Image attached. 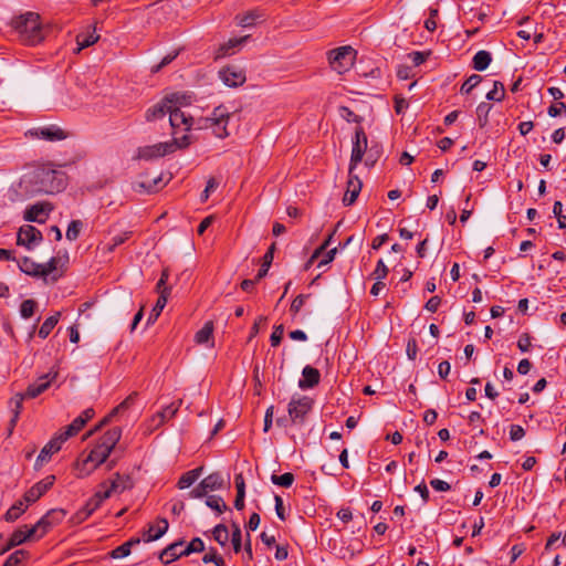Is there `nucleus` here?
I'll return each instance as SVG.
<instances>
[{"label": "nucleus", "instance_id": "21", "mask_svg": "<svg viewBox=\"0 0 566 566\" xmlns=\"http://www.w3.org/2000/svg\"><path fill=\"white\" fill-rule=\"evenodd\" d=\"M321 381V373L318 369L306 365L302 370V378L298 380L301 389H311L317 386Z\"/></svg>", "mask_w": 566, "mask_h": 566}, {"label": "nucleus", "instance_id": "5", "mask_svg": "<svg viewBox=\"0 0 566 566\" xmlns=\"http://www.w3.org/2000/svg\"><path fill=\"white\" fill-rule=\"evenodd\" d=\"M229 118L230 113L227 111V108L223 106H218L213 109L211 116L200 118L198 120V128H210L216 137L226 138L229 135L227 130Z\"/></svg>", "mask_w": 566, "mask_h": 566}, {"label": "nucleus", "instance_id": "3", "mask_svg": "<svg viewBox=\"0 0 566 566\" xmlns=\"http://www.w3.org/2000/svg\"><path fill=\"white\" fill-rule=\"evenodd\" d=\"M56 371L44 374L40 376L34 382L30 384L24 394H17L10 399L9 408L12 412V418L10 420V432L19 419L23 400L25 398L33 399L43 394L50 387L51 382L56 378Z\"/></svg>", "mask_w": 566, "mask_h": 566}, {"label": "nucleus", "instance_id": "6", "mask_svg": "<svg viewBox=\"0 0 566 566\" xmlns=\"http://www.w3.org/2000/svg\"><path fill=\"white\" fill-rule=\"evenodd\" d=\"M314 400L308 396H293L287 405V412L293 424H303L312 411Z\"/></svg>", "mask_w": 566, "mask_h": 566}, {"label": "nucleus", "instance_id": "49", "mask_svg": "<svg viewBox=\"0 0 566 566\" xmlns=\"http://www.w3.org/2000/svg\"><path fill=\"white\" fill-rule=\"evenodd\" d=\"M388 272L389 270L386 266L384 260L379 259L370 276L376 281H382L388 275Z\"/></svg>", "mask_w": 566, "mask_h": 566}, {"label": "nucleus", "instance_id": "4", "mask_svg": "<svg viewBox=\"0 0 566 566\" xmlns=\"http://www.w3.org/2000/svg\"><path fill=\"white\" fill-rule=\"evenodd\" d=\"M109 454V449L96 443L85 459L75 463L76 476L80 479L88 476L96 468L107 460Z\"/></svg>", "mask_w": 566, "mask_h": 566}, {"label": "nucleus", "instance_id": "42", "mask_svg": "<svg viewBox=\"0 0 566 566\" xmlns=\"http://www.w3.org/2000/svg\"><path fill=\"white\" fill-rule=\"evenodd\" d=\"M38 307V303L34 300H24L20 305V314L22 318H30L33 316Z\"/></svg>", "mask_w": 566, "mask_h": 566}, {"label": "nucleus", "instance_id": "15", "mask_svg": "<svg viewBox=\"0 0 566 566\" xmlns=\"http://www.w3.org/2000/svg\"><path fill=\"white\" fill-rule=\"evenodd\" d=\"M182 400H178L176 402H171L170 405L163 408L156 415H154L148 422V428L150 431L158 429L161 427L167 420L174 418L179 410Z\"/></svg>", "mask_w": 566, "mask_h": 566}, {"label": "nucleus", "instance_id": "23", "mask_svg": "<svg viewBox=\"0 0 566 566\" xmlns=\"http://www.w3.org/2000/svg\"><path fill=\"white\" fill-rule=\"evenodd\" d=\"M62 444L63 442L57 436L53 437L40 451L36 458V464L41 465L48 462L54 453L60 451Z\"/></svg>", "mask_w": 566, "mask_h": 566}, {"label": "nucleus", "instance_id": "1", "mask_svg": "<svg viewBox=\"0 0 566 566\" xmlns=\"http://www.w3.org/2000/svg\"><path fill=\"white\" fill-rule=\"evenodd\" d=\"M66 186V174L53 164L48 163L25 172L17 186V192L21 198L28 199L39 195L59 193Z\"/></svg>", "mask_w": 566, "mask_h": 566}, {"label": "nucleus", "instance_id": "45", "mask_svg": "<svg viewBox=\"0 0 566 566\" xmlns=\"http://www.w3.org/2000/svg\"><path fill=\"white\" fill-rule=\"evenodd\" d=\"M98 40V35L94 33H82L76 36V43L78 45V50L88 48L93 45Z\"/></svg>", "mask_w": 566, "mask_h": 566}, {"label": "nucleus", "instance_id": "46", "mask_svg": "<svg viewBox=\"0 0 566 566\" xmlns=\"http://www.w3.org/2000/svg\"><path fill=\"white\" fill-rule=\"evenodd\" d=\"M492 108V105L488 103H480L476 107V114L480 122V126L484 127L488 124L489 120V114Z\"/></svg>", "mask_w": 566, "mask_h": 566}, {"label": "nucleus", "instance_id": "39", "mask_svg": "<svg viewBox=\"0 0 566 566\" xmlns=\"http://www.w3.org/2000/svg\"><path fill=\"white\" fill-rule=\"evenodd\" d=\"M505 96V88L502 82L494 81L493 88L488 92L486 98L489 101L501 102Z\"/></svg>", "mask_w": 566, "mask_h": 566}, {"label": "nucleus", "instance_id": "32", "mask_svg": "<svg viewBox=\"0 0 566 566\" xmlns=\"http://www.w3.org/2000/svg\"><path fill=\"white\" fill-rule=\"evenodd\" d=\"M202 486L207 489L208 492L210 491H217L223 488V478L221 473L213 472L206 476L203 480H201Z\"/></svg>", "mask_w": 566, "mask_h": 566}, {"label": "nucleus", "instance_id": "35", "mask_svg": "<svg viewBox=\"0 0 566 566\" xmlns=\"http://www.w3.org/2000/svg\"><path fill=\"white\" fill-rule=\"evenodd\" d=\"M60 316H61V313L60 312H56L55 314L49 316L44 322L43 324L40 326V329H39V336L44 339L46 338L50 333L52 332V329L56 326V324L59 323V319H60Z\"/></svg>", "mask_w": 566, "mask_h": 566}, {"label": "nucleus", "instance_id": "25", "mask_svg": "<svg viewBox=\"0 0 566 566\" xmlns=\"http://www.w3.org/2000/svg\"><path fill=\"white\" fill-rule=\"evenodd\" d=\"M172 105L166 101V97L158 104L149 107L145 113V118L147 122H154L156 119H161L169 112Z\"/></svg>", "mask_w": 566, "mask_h": 566}, {"label": "nucleus", "instance_id": "55", "mask_svg": "<svg viewBox=\"0 0 566 566\" xmlns=\"http://www.w3.org/2000/svg\"><path fill=\"white\" fill-rule=\"evenodd\" d=\"M340 116L347 120L348 123H360L361 117L355 114L349 107L342 106L339 107Z\"/></svg>", "mask_w": 566, "mask_h": 566}, {"label": "nucleus", "instance_id": "58", "mask_svg": "<svg viewBox=\"0 0 566 566\" xmlns=\"http://www.w3.org/2000/svg\"><path fill=\"white\" fill-rule=\"evenodd\" d=\"M169 273L168 270H164L161 272L160 279L158 280L156 284V291L161 295L164 291H166V295L168 296L170 294V289L166 286V283L168 281Z\"/></svg>", "mask_w": 566, "mask_h": 566}, {"label": "nucleus", "instance_id": "50", "mask_svg": "<svg viewBox=\"0 0 566 566\" xmlns=\"http://www.w3.org/2000/svg\"><path fill=\"white\" fill-rule=\"evenodd\" d=\"M333 234L331 233L325 241L313 252L312 256L310 258L308 262L306 263V269L314 262V260L318 259L321 254H323L326 249L329 247Z\"/></svg>", "mask_w": 566, "mask_h": 566}, {"label": "nucleus", "instance_id": "24", "mask_svg": "<svg viewBox=\"0 0 566 566\" xmlns=\"http://www.w3.org/2000/svg\"><path fill=\"white\" fill-rule=\"evenodd\" d=\"M184 545L182 541L175 542L170 545H168L161 553L159 554V559L163 564L168 565L171 562L178 559L181 556H185L181 554V547Z\"/></svg>", "mask_w": 566, "mask_h": 566}, {"label": "nucleus", "instance_id": "7", "mask_svg": "<svg viewBox=\"0 0 566 566\" xmlns=\"http://www.w3.org/2000/svg\"><path fill=\"white\" fill-rule=\"evenodd\" d=\"M109 497L108 492H96L92 497L87 500L85 505L81 507L77 512H75L71 518L70 523L72 525H80L84 521H86L102 504V502Z\"/></svg>", "mask_w": 566, "mask_h": 566}, {"label": "nucleus", "instance_id": "59", "mask_svg": "<svg viewBox=\"0 0 566 566\" xmlns=\"http://www.w3.org/2000/svg\"><path fill=\"white\" fill-rule=\"evenodd\" d=\"M438 8L429 9V18L424 21V28L430 32H433L437 29L436 18L438 17Z\"/></svg>", "mask_w": 566, "mask_h": 566}, {"label": "nucleus", "instance_id": "12", "mask_svg": "<svg viewBox=\"0 0 566 566\" xmlns=\"http://www.w3.org/2000/svg\"><path fill=\"white\" fill-rule=\"evenodd\" d=\"M55 476L48 475L41 481L36 482L31 486L23 495L24 501L28 504L35 503L41 496H43L54 484Z\"/></svg>", "mask_w": 566, "mask_h": 566}, {"label": "nucleus", "instance_id": "9", "mask_svg": "<svg viewBox=\"0 0 566 566\" xmlns=\"http://www.w3.org/2000/svg\"><path fill=\"white\" fill-rule=\"evenodd\" d=\"M354 53L350 46H340L329 51L328 60L332 67L338 73H343L352 65Z\"/></svg>", "mask_w": 566, "mask_h": 566}, {"label": "nucleus", "instance_id": "64", "mask_svg": "<svg viewBox=\"0 0 566 566\" xmlns=\"http://www.w3.org/2000/svg\"><path fill=\"white\" fill-rule=\"evenodd\" d=\"M565 112H566V104L564 102H557L555 104H552L547 109V114L551 117H557Z\"/></svg>", "mask_w": 566, "mask_h": 566}, {"label": "nucleus", "instance_id": "16", "mask_svg": "<svg viewBox=\"0 0 566 566\" xmlns=\"http://www.w3.org/2000/svg\"><path fill=\"white\" fill-rule=\"evenodd\" d=\"M32 538H36V533L33 526L30 528H28V526L20 527L11 534L4 546L1 547V553H7L11 548L19 546Z\"/></svg>", "mask_w": 566, "mask_h": 566}, {"label": "nucleus", "instance_id": "63", "mask_svg": "<svg viewBox=\"0 0 566 566\" xmlns=\"http://www.w3.org/2000/svg\"><path fill=\"white\" fill-rule=\"evenodd\" d=\"M130 554V551L128 548V545H126L125 543L117 546L116 548H114L111 553H109V556L114 559H118V558H124V557H127L128 555Z\"/></svg>", "mask_w": 566, "mask_h": 566}, {"label": "nucleus", "instance_id": "48", "mask_svg": "<svg viewBox=\"0 0 566 566\" xmlns=\"http://www.w3.org/2000/svg\"><path fill=\"white\" fill-rule=\"evenodd\" d=\"M83 223L81 220H72L66 230V239L74 241L78 238Z\"/></svg>", "mask_w": 566, "mask_h": 566}, {"label": "nucleus", "instance_id": "19", "mask_svg": "<svg viewBox=\"0 0 566 566\" xmlns=\"http://www.w3.org/2000/svg\"><path fill=\"white\" fill-rule=\"evenodd\" d=\"M169 123L171 128L174 129V134H176L175 129L185 126V130L189 132L193 125V118L190 115H187L185 112L180 111L178 107H171L169 109Z\"/></svg>", "mask_w": 566, "mask_h": 566}, {"label": "nucleus", "instance_id": "27", "mask_svg": "<svg viewBox=\"0 0 566 566\" xmlns=\"http://www.w3.org/2000/svg\"><path fill=\"white\" fill-rule=\"evenodd\" d=\"M122 437V429L119 427H114L107 430L104 436L97 442L99 446H103L112 452L117 442Z\"/></svg>", "mask_w": 566, "mask_h": 566}, {"label": "nucleus", "instance_id": "34", "mask_svg": "<svg viewBox=\"0 0 566 566\" xmlns=\"http://www.w3.org/2000/svg\"><path fill=\"white\" fill-rule=\"evenodd\" d=\"M28 503L24 501V499L17 501L7 512L4 515L6 521L8 522H14L18 520L22 513L28 507Z\"/></svg>", "mask_w": 566, "mask_h": 566}, {"label": "nucleus", "instance_id": "17", "mask_svg": "<svg viewBox=\"0 0 566 566\" xmlns=\"http://www.w3.org/2000/svg\"><path fill=\"white\" fill-rule=\"evenodd\" d=\"M53 207L49 202H38L29 207L24 212V219L30 222L44 223Z\"/></svg>", "mask_w": 566, "mask_h": 566}, {"label": "nucleus", "instance_id": "29", "mask_svg": "<svg viewBox=\"0 0 566 566\" xmlns=\"http://www.w3.org/2000/svg\"><path fill=\"white\" fill-rule=\"evenodd\" d=\"M248 36H242L239 39H230L227 43H223L219 46L216 52V59H221L234 53V49L239 48L247 41Z\"/></svg>", "mask_w": 566, "mask_h": 566}, {"label": "nucleus", "instance_id": "2", "mask_svg": "<svg viewBox=\"0 0 566 566\" xmlns=\"http://www.w3.org/2000/svg\"><path fill=\"white\" fill-rule=\"evenodd\" d=\"M12 27L18 33L19 40L25 45H36L45 38V30L38 13L27 12L17 17L12 20Z\"/></svg>", "mask_w": 566, "mask_h": 566}, {"label": "nucleus", "instance_id": "40", "mask_svg": "<svg viewBox=\"0 0 566 566\" xmlns=\"http://www.w3.org/2000/svg\"><path fill=\"white\" fill-rule=\"evenodd\" d=\"M206 505L211 510H214L218 514H221L226 510H228L227 504L219 495H210L206 500Z\"/></svg>", "mask_w": 566, "mask_h": 566}, {"label": "nucleus", "instance_id": "51", "mask_svg": "<svg viewBox=\"0 0 566 566\" xmlns=\"http://www.w3.org/2000/svg\"><path fill=\"white\" fill-rule=\"evenodd\" d=\"M132 235V231H125L124 233L116 234L112 238L111 243L107 245V251L113 252L116 247L126 242Z\"/></svg>", "mask_w": 566, "mask_h": 566}, {"label": "nucleus", "instance_id": "22", "mask_svg": "<svg viewBox=\"0 0 566 566\" xmlns=\"http://www.w3.org/2000/svg\"><path fill=\"white\" fill-rule=\"evenodd\" d=\"M102 488H105L103 492H108L109 496L112 493H122L125 490L133 488V481L128 475H120L119 473L115 474V478L111 481L109 486L106 485V482L102 483Z\"/></svg>", "mask_w": 566, "mask_h": 566}, {"label": "nucleus", "instance_id": "62", "mask_svg": "<svg viewBox=\"0 0 566 566\" xmlns=\"http://www.w3.org/2000/svg\"><path fill=\"white\" fill-rule=\"evenodd\" d=\"M284 327L283 325L274 326V329L270 336L271 346L276 347L280 345L283 338Z\"/></svg>", "mask_w": 566, "mask_h": 566}, {"label": "nucleus", "instance_id": "18", "mask_svg": "<svg viewBox=\"0 0 566 566\" xmlns=\"http://www.w3.org/2000/svg\"><path fill=\"white\" fill-rule=\"evenodd\" d=\"M29 134L33 137L49 142L63 140L66 138V133L55 125L35 128L29 130Z\"/></svg>", "mask_w": 566, "mask_h": 566}, {"label": "nucleus", "instance_id": "54", "mask_svg": "<svg viewBox=\"0 0 566 566\" xmlns=\"http://www.w3.org/2000/svg\"><path fill=\"white\" fill-rule=\"evenodd\" d=\"M563 211V203L560 201H555L553 206V213L557 218L558 228L565 229L566 228V216L562 213Z\"/></svg>", "mask_w": 566, "mask_h": 566}, {"label": "nucleus", "instance_id": "61", "mask_svg": "<svg viewBox=\"0 0 566 566\" xmlns=\"http://www.w3.org/2000/svg\"><path fill=\"white\" fill-rule=\"evenodd\" d=\"M261 15L256 13L255 11L248 12L247 14L242 15L239 24L243 28L252 27L256 19H259Z\"/></svg>", "mask_w": 566, "mask_h": 566}, {"label": "nucleus", "instance_id": "30", "mask_svg": "<svg viewBox=\"0 0 566 566\" xmlns=\"http://www.w3.org/2000/svg\"><path fill=\"white\" fill-rule=\"evenodd\" d=\"M203 468L199 467L185 472L178 480L177 486L180 490L191 486L202 474Z\"/></svg>", "mask_w": 566, "mask_h": 566}, {"label": "nucleus", "instance_id": "13", "mask_svg": "<svg viewBox=\"0 0 566 566\" xmlns=\"http://www.w3.org/2000/svg\"><path fill=\"white\" fill-rule=\"evenodd\" d=\"M219 76L229 87L241 86L247 81L245 72L235 65L221 69L219 71Z\"/></svg>", "mask_w": 566, "mask_h": 566}, {"label": "nucleus", "instance_id": "26", "mask_svg": "<svg viewBox=\"0 0 566 566\" xmlns=\"http://www.w3.org/2000/svg\"><path fill=\"white\" fill-rule=\"evenodd\" d=\"M158 528L156 530L154 525H149L148 530L144 532V541L146 543L156 541L160 538L168 530V521L164 517L158 518Z\"/></svg>", "mask_w": 566, "mask_h": 566}, {"label": "nucleus", "instance_id": "38", "mask_svg": "<svg viewBox=\"0 0 566 566\" xmlns=\"http://www.w3.org/2000/svg\"><path fill=\"white\" fill-rule=\"evenodd\" d=\"M166 101L169 103V105H172V107L180 108L181 106H187L191 103V96L185 93H174L169 96H166Z\"/></svg>", "mask_w": 566, "mask_h": 566}, {"label": "nucleus", "instance_id": "33", "mask_svg": "<svg viewBox=\"0 0 566 566\" xmlns=\"http://www.w3.org/2000/svg\"><path fill=\"white\" fill-rule=\"evenodd\" d=\"M213 323L208 321L205 325L196 333L195 340L197 344H208L212 339Z\"/></svg>", "mask_w": 566, "mask_h": 566}, {"label": "nucleus", "instance_id": "41", "mask_svg": "<svg viewBox=\"0 0 566 566\" xmlns=\"http://www.w3.org/2000/svg\"><path fill=\"white\" fill-rule=\"evenodd\" d=\"M213 539L221 546H226L229 541V531L226 525L218 524L212 531Z\"/></svg>", "mask_w": 566, "mask_h": 566}, {"label": "nucleus", "instance_id": "11", "mask_svg": "<svg viewBox=\"0 0 566 566\" xmlns=\"http://www.w3.org/2000/svg\"><path fill=\"white\" fill-rule=\"evenodd\" d=\"M367 149V136L363 127L356 128L355 139L353 140V148L349 163V172H353L357 165L363 160L364 154Z\"/></svg>", "mask_w": 566, "mask_h": 566}, {"label": "nucleus", "instance_id": "28", "mask_svg": "<svg viewBox=\"0 0 566 566\" xmlns=\"http://www.w3.org/2000/svg\"><path fill=\"white\" fill-rule=\"evenodd\" d=\"M17 263H18L19 269L28 275H31L34 277H40L41 275H43V272H40L41 264L34 262L33 260H31L28 256H23V258L17 260Z\"/></svg>", "mask_w": 566, "mask_h": 566}, {"label": "nucleus", "instance_id": "47", "mask_svg": "<svg viewBox=\"0 0 566 566\" xmlns=\"http://www.w3.org/2000/svg\"><path fill=\"white\" fill-rule=\"evenodd\" d=\"M482 81V77L478 74H472L467 78L460 88L461 94H470L471 91L478 86Z\"/></svg>", "mask_w": 566, "mask_h": 566}, {"label": "nucleus", "instance_id": "36", "mask_svg": "<svg viewBox=\"0 0 566 566\" xmlns=\"http://www.w3.org/2000/svg\"><path fill=\"white\" fill-rule=\"evenodd\" d=\"M167 300H168V297L166 295V291H164L161 293V295H159L155 306L153 307V310L147 318V325H150L157 321V318L159 317L160 313L163 312V310L165 308V306L167 304Z\"/></svg>", "mask_w": 566, "mask_h": 566}, {"label": "nucleus", "instance_id": "20", "mask_svg": "<svg viewBox=\"0 0 566 566\" xmlns=\"http://www.w3.org/2000/svg\"><path fill=\"white\" fill-rule=\"evenodd\" d=\"M361 186L363 184L358 176L354 175V171H348L347 189L343 198L344 206H352L356 201Z\"/></svg>", "mask_w": 566, "mask_h": 566}, {"label": "nucleus", "instance_id": "31", "mask_svg": "<svg viewBox=\"0 0 566 566\" xmlns=\"http://www.w3.org/2000/svg\"><path fill=\"white\" fill-rule=\"evenodd\" d=\"M492 62V54L489 51L480 50L472 59V67L475 71L482 72L489 67Z\"/></svg>", "mask_w": 566, "mask_h": 566}, {"label": "nucleus", "instance_id": "44", "mask_svg": "<svg viewBox=\"0 0 566 566\" xmlns=\"http://www.w3.org/2000/svg\"><path fill=\"white\" fill-rule=\"evenodd\" d=\"M271 481L275 485L290 488L294 482V475L291 472H286L281 475L272 474Z\"/></svg>", "mask_w": 566, "mask_h": 566}, {"label": "nucleus", "instance_id": "60", "mask_svg": "<svg viewBox=\"0 0 566 566\" xmlns=\"http://www.w3.org/2000/svg\"><path fill=\"white\" fill-rule=\"evenodd\" d=\"M136 396L137 394L133 392L126 397L124 401H122L117 407L113 409V413L118 415L119 412L127 410L135 402Z\"/></svg>", "mask_w": 566, "mask_h": 566}, {"label": "nucleus", "instance_id": "43", "mask_svg": "<svg viewBox=\"0 0 566 566\" xmlns=\"http://www.w3.org/2000/svg\"><path fill=\"white\" fill-rule=\"evenodd\" d=\"M205 551V543L200 537H195L190 543L181 551V554L189 556L192 553H200Z\"/></svg>", "mask_w": 566, "mask_h": 566}, {"label": "nucleus", "instance_id": "10", "mask_svg": "<svg viewBox=\"0 0 566 566\" xmlns=\"http://www.w3.org/2000/svg\"><path fill=\"white\" fill-rule=\"evenodd\" d=\"M175 153V144L158 143L138 147L136 159L151 160Z\"/></svg>", "mask_w": 566, "mask_h": 566}, {"label": "nucleus", "instance_id": "57", "mask_svg": "<svg viewBox=\"0 0 566 566\" xmlns=\"http://www.w3.org/2000/svg\"><path fill=\"white\" fill-rule=\"evenodd\" d=\"M161 178L158 177V178H155L149 184H146V182H138L136 184L135 186V190L136 191H140L142 189L145 190L146 192L150 193V192H155L157 191V185L160 182Z\"/></svg>", "mask_w": 566, "mask_h": 566}, {"label": "nucleus", "instance_id": "53", "mask_svg": "<svg viewBox=\"0 0 566 566\" xmlns=\"http://www.w3.org/2000/svg\"><path fill=\"white\" fill-rule=\"evenodd\" d=\"M205 564L212 563L216 566H226V563L221 556H219L214 548H211L208 554L202 557Z\"/></svg>", "mask_w": 566, "mask_h": 566}, {"label": "nucleus", "instance_id": "37", "mask_svg": "<svg viewBox=\"0 0 566 566\" xmlns=\"http://www.w3.org/2000/svg\"><path fill=\"white\" fill-rule=\"evenodd\" d=\"M30 556V553L25 549H17L8 556L2 566H20Z\"/></svg>", "mask_w": 566, "mask_h": 566}, {"label": "nucleus", "instance_id": "56", "mask_svg": "<svg viewBox=\"0 0 566 566\" xmlns=\"http://www.w3.org/2000/svg\"><path fill=\"white\" fill-rule=\"evenodd\" d=\"M178 54H179V50L174 51V52L167 54L166 56L163 57V60L160 61L159 64H157V65L151 67V72L153 73L159 72L163 67H165L168 64H170L178 56Z\"/></svg>", "mask_w": 566, "mask_h": 566}, {"label": "nucleus", "instance_id": "14", "mask_svg": "<svg viewBox=\"0 0 566 566\" xmlns=\"http://www.w3.org/2000/svg\"><path fill=\"white\" fill-rule=\"evenodd\" d=\"M43 237L40 230L33 226L25 224L19 229L17 243L31 250L33 245L40 243Z\"/></svg>", "mask_w": 566, "mask_h": 566}, {"label": "nucleus", "instance_id": "8", "mask_svg": "<svg viewBox=\"0 0 566 566\" xmlns=\"http://www.w3.org/2000/svg\"><path fill=\"white\" fill-rule=\"evenodd\" d=\"M66 516L63 509H52L46 512L34 525L36 538H42L53 526L60 524Z\"/></svg>", "mask_w": 566, "mask_h": 566}, {"label": "nucleus", "instance_id": "52", "mask_svg": "<svg viewBox=\"0 0 566 566\" xmlns=\"http://www.w3.org/2000/svg\"><path fill=\"white\" fill-rule=\"evenodd\" d=\"M231 542H232L233 551L235 553H239L242 547V534H241V528L237 524H233Z\"/></svg>", "mask_w": 566, "mask_h": 566}]
</instances>
